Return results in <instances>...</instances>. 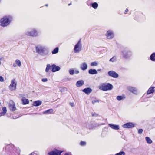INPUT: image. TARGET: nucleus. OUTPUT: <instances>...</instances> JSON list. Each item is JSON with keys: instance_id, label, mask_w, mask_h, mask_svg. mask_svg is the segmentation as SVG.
Segmentation results:
<instances>
[{"instance_id": "nucleus-36", "label": "nucleus", "mask_w": 155, "mask_h": 155, "mask_svg": "<svg viewBox=\"0 0 155 155\" xmlns=\"http://www.w3.org/2000/svg\"><path fill=\"white\" fill-rule=\"evenodd\" d=\"M69 72L71 75H73L74 73V71L73 69H70L69 71Z\"/></svg>"}, {"instance_id": "nucleus-27", "label": "nucleus", "mask_w": 155, "mask_h": 155, "mask_svg": "<svg viewBox=\"0 0 155 155\" xmlns=\"http://www.w3.org/2000/svg\"><path fill=\"white\" fill-rule=\"evenodd\" d=\"M59 50V48L58 47H56L52 51V54H56L58 52Z\"/></svg>"}, {"instance_id": "nucleus-4", "label": "nucleus", "mask_w": 155, "mask_h": 155, "mask_svg": "<svg viewBox=\"0 0 155 155\" xmlns=\"http://www.w3.org/2000/svg\"><path fill=\"white\" fill-rule=\"evenodd\" d=\"M105 35L107 39H111L114 37V34L112 31L109 30L107 31Z\"/></svg>"}, {"instance_id": "nucleus-17", "label": "nucleus", "mask_w": 155, "mask_h": 155, "mask_svg": "<svg viewBox=\"0 0 155 155\" xmlns=\"http://www.w3.org/2000/svg\"><path fill=\"white\" fill-rule=\"evenodd\" d=\"M154 87H151L148 90L147 92V94H150L151 93H153L154 92Z\"/></svg>"}, {"instance_id": "nucleus-5", "label": "nucleus", "mask_w": 155, "mask_h": 155, "mask_svg": "<svg viewBox=\"0 0 155 155\" xmlns=\"http://www.w3.org/2000/svg\"><path fill=\"white\" fill-rule=\"evenodd\" d=\"M63 151H61L57 149L50 152L48 153V155H61Z\"/></svg>"}, {"instance_id": "nucleus-47", "label": "nucleus", "mask_w": 155, "mask_h": 155, "mask_svg": "<svg viewBox=\"0 0 155 155\" xmlns=\"http://www.w3.org/2000/svg\"><path fill=\"white\" fill-rule=\"evenodd\" d=\"M71 5V3H70V4H68V5L69 6V5Z\"/></svg>"}, {"instance_id": "nucleus-45", "label": "nucleus", "mask_w": 155, "mask_h": 155, "mask_svg": "<svg viewBox=\"0 0 155 155\" xmlns=\"http://www.w3.org/2000/svg\"><path fill=\"white\" fill-rule=\"evenodd\" d=\"M24 94H21V97H23V96H24Z\"/></svg>"}, {"instance_id": "nucleus-14", "label": "nucleus", "mask_w": 155, "mask_h": 155, "mask_svg": "<svg viewBox=\"0 0 155 155\" xmlns=\"http://www.w3.org/2000/svg\"><path fill=\"white\" fill-rule=\"evenodd\" d=\"M128 89L129 91L133 93L136 94L137 93V91L135 87L130 86L128 87Z\"/></svg>"}, {"instance_id": "nucleus-26", "label": "nucleus", "mask_w": 155, "mask_h": 155, "mask_svg": "<svg viewBox=\"0 0 155 155\" xmlns=\"http://www.w3.org/2000/svg\"><path fill=\"white\" fill-rule=\"evenodd\" d=\"M145 139L148 143L150 144L152 142V140L149 137H146Z\"/></svg>"}, {"instance_id": "nucleus-22", "label": "nucleus", "mask_w": 155, "mask_h": 155, "mask_svg": "<svg viewBox=\"0 0 155 155\" xmlns=\"http://www.w3.org/2000/svg\"><path fill=\"white\" fill-rule=\"evenodd\" d=\"M22 104L24 105L28 104L29 103V101L28 99L23 98L21 100Z\"/></svg>"}, {"instance_id": "nucleus-44", "label": "nucleus", "mask_w": 155, "mask_h": 155, "mask_svg": "<svg viewBox=\"0 0 155 155\" xmlns=\"http://www.w3.org/2000/svg\"><path fill=\"white\" fill-rule=\"evenodd\" d=\"M128 11V9L127 8H126L125 11V12H124V13L126 14V12Z\"/></svg>"}, {"instance_id": "nucleus-35", "label": "nucleus", "mask_w": 155, "mask_h": 155, "mask_svg": "<svg viewBox=\"0 0 155 155\" xmlns=\"http://www.w3.org/2000/svg\"><path fill=\"white\" fill-rule=\"evenodd\" d=\"M97 63L96 62H93L91 64V66H97Z\"/></svg>"}, {"instance_id": "nucleus-41", "label": "nucleus", "mask_w": 155, "mask_h": 155, "mask_svg": "<svg viewBox=\"0 0 155 155\" xmlns=\"http://www.w3.org/2000/svg\"><path fill=\"white\" fill-rule=\"evenodd\" d=\"M42 81L43 82H45L47 81V78H43L42 79Z\"/></svg>"}, {"instance_id": "nucleus-19", "label": "nucleus", "mask_w": 155, "mask_h": 155, "mask_svg": "<svg viewBox=\"0 0 155 155\" xmlns=\"http://www.w3.org/2000/svg\"><path fill=\"white\" fill-rule=\"evenodd\" d=\"M84 84V81L81 80L78 81L76 83V85L78 87H80Z\"/></svg>"}, {"instance_id": "nucleus-3", "label": "nucleus", "mask_w": 155, "mask_h": 155, "mask_svg": "<svg viewBox=\"0 0 155 155\" xmlns=\"http://www.w3.org/2000/svg\"><path fill=\"white\" fill-rule=\"evenodd\" d=\"M81 39H80L74 46V52L75 53H79L81 50L82 45L81 43Z\"/></svg>"}, {"instance_id": "nucleus-46", "label": "nucleus", "mask_w": 155, "mask_h": 155, "mask_svg": "<svg viewBox=\"0 0 155 155\" xmlns=\"http://www.w3.org/2000/svg\"><path fill=\"white\" fill-rule=\"evenodd\" d=\"M71 106H73V104H72V103H71Z\"/></svg>"}, {"instance_id": "nucleus-21", "label": "nucleus", "mask_w": 155, "mask_h": 155, "mask_svg": "<svg viewBox=\"0 0 155 155\" xmlns=\"http://www.w3.org/2000/svg\"><path fill=\"white\" fill-rule=\"evenodd\" d=\"M41 104V101L38 100L34 101L33 104L35 106H38L40 105Z\"/></svg>"}, {"instance_id": "nucleus-34", "label": "nucleus", "mask_w": 155, "mask_h": 155, "mask_svg": "<svg viewBox=\"0 0 155 155\" xmlns=\"http://www.w3.org/2000/svg\"><path fill=\"white\" fill-rule=\"evenodd\" d=\"M123 98V97L121 96H118L117 97V99L119 101L122 100Z\"/></svg>"}, {"instance_id": "nucleus-32", "label": "nucleus", "mask_w": 155, "mask_h": 155, "mask_svg": "<svg viewBox=\"0 0 155 155\" xmlns=\"http://www.w3.org/2000/svg\"><path fill=\"white\" fill-rule=\"evenodd\" d=\"M125 154V153L124 152V151H121L119 153L116 154L115 155H124Z\"/></svg>"}, {"instance_id": "nucleus-37", "label": "nucleus", "mask_w": 155, "mask_h": 155, "mask_svg": "<svg viewBox=\"0 0 155 155\" xmlns=\"http://www.w3.org/2000/svg\"><path fill=\"white\" fill-rule=\"evenodd\" d=\"M99 101H100L98 100H94V101H92V103L93 104H94L95 103H97V102H99Z\"/></svg>"}, {"instance_id": "nucleus-40", "label": "nucleus", "mask_w": 155, "mask_h": 155, "mask_svg": "<svg viewBox=\"0 0 155 155\" xmlns=\"http://www.w3.org/2000/svg\"><path fill=\"white\" fill-rule=\"evenodd\" d=\"M143 131V130L142 129H139L138 130V133L139 134H141Z\"/></svg>"}, {"instance_id": "nucleus-1", "label": "nucleus", "mask_w": 155, "mask_h": 155, "mask_svg": "<svg viewBox=\"0 0 155 155\" xmlns=\"http://www.w3.org/2000/svg\"><path fill=\"white\" fill-rule=\"evenodd\" d=\"M11 16H5L1 19L0 21V25L2 27H5L9 25L12 20Z\"/></svg>"}, {"instance_id": "nucleus-39", "label": "nucleus", "mask_w": 155, "mask_h": 155, "mask_svg": "<svg viewBox=\"0 0 155 155\" xmlns=\"http://www.w3.org/2000/svg\"><path fill=\"white\" fill-rule=\"evenodd\" d=\"M4 81V79L3 77L2 76H0V81L1 82H3Z\"/></svg>"}, {"instance_id": "nucleus-49", "label": "nucleus", "mask_w": 155, "mask_h": 155, "mask_svg": "<svg viewBox=\"0 0 155 155\" xmlns=\"http://www.w3.org/2000/svg\"><path fill=\"white\" fill-rule=\"evenodd\" d=\"M13 66H14V67H15V66H16L15 65V64H13Z\"/></svg>"}, {"instance_id": "nucleus-48", "label": "nucleus", "mask_w": 155, "mask_h": 155, "mask_svg": "<svg viewBox=\"0 0 155 155\" xmlns=\"http://www.w3.org/2000/svg\"><path fill=\"white\" fill-rule=\"evenodd\" d=\"M48 4H46V5H45V6H48Z\"/></svg>"}, {"instance_id": "nucleus-10", "label": "nucleus", "mask_w": 155, "mask_h": 155, "mask_svg": "<svg viewBox=\"0 0 155 155\" xmlns=\"http://www.w3.org/2000/svg\"><path fill=\"white\" fill-rule=\"evenodd\" d=\"M16 83L15 82V79H13L11 81V84L10 87L11 90H15L16 88Z\"/></svg>"}, {"instance_id": "nucleus-33", "label": "nucleus", "mask_w": 155, "mask_h": 155, "mask_svg": "<svg viewBox=\"0 0 155 155\" xmlns=\"http://www.w3.org/2000/svg\"><path fill=\"white\" fill-rule=\"evenodd\" d=\"M2 110L3 111V112H2V113L3 114V115H4L7 111V110L6 108L5 107H4L2 108Z\"/></svg>"}, {"instance_id": "nucleus-29", "label": "nucleus", "mask_w": 155, "mask_h": 155, "mask_svg": "<svg viewBox=\"0 0 155 155\" xmlns=\"http://www.w3.org/2000/svg\"><path fill=\"white\" fill-rule=\"evenodd\" d=\"M116 57L115 56H113L111 58L110 60L109 61L110 62H114L116 61Z\"/></svg>"}, {"instance_id": "nucleus-42", "label": "nucleus", "mask_w": 155, "mask_h": 155, "mask_svg": "<svg viewBox=\"0 0 155 155\" xmlns=\"http://www.w3.org/2000/svg\"><path fill=\"white\" fill-rule=\"evenodd\" d=\"M31 155H38L37 153L35 152H32L31 154Z\"/></svg>"}, {"instance_id": "nucleus-30", "label": "nucleus", "mask_w": 155, "mask_h": 155, "mask_svg": "<svg viewBox=\"0 0 155 155\" xmlns=\"http://www.w3.org/2000/svg\"><path fill=\"white\" fill-rule=\"evenodd\" d=\"M51 66L49 64H48L47 65V67L45 69V71L46 72H48L49 70L51 69Z\"/></svg>"}, {"instance_id": "nucleus-31", "label": "nucleus", "mask_w": 155, "mask_h": 155, "mask_svg": "<svg viewBox=\"0 0 155 155\" xmlns=\"http://www.w3.org/2000/svg\"><path fill=\"white\" fill-rule=\"evenodd\" d=\"M86 142L84 141H81L80 143V144L81 146H85L86 144Z\"/></svg>"}, {"instance_id": "nucleus-7", "label": "nucleus", "mask_w": 155, "mask_h": 155, "mask_svg": "<svg viewBox=\"0 0 155 155\" xmlns=\"http://www.w3.org/2000/svg\"><path fill=\"white\" fill-rule=\"evenodd\" d=\"M108 74L113 78H117L118 77V74L115 72L113 71H111L108 72Z\"/></svg>"}, {"instance_id": "nucleus-12", "label": "nucleus", "mask_w": 155, "mask_h": 155, "mask_svg": "<svg viewBox=\"0 0 155 155\" xmlns=\"http://www.w3.org/2000/svg\"><path fill=\"white\" fill-rule=\"evenodd\" d=\"M52 71L55 72L59 70L60 68L59 66H56L54 64H53L51 66Z\"/></svg>"}, {"instance_id": "nucleus-28", "label": "nucleus", "mask_w": 155, "mask_h": 155, "mask_svg": "<svg viewBox=\"0 0 155 155\" xmlns=\"http://www.w3.org/2000/svg\"><path fill=\"white\" fill-rule=\"evenodd\" d=\"M15 63L16 64L19 66H20L21 65V62L18 59H17L15 60Z\"/></svg>"}, {"instance_id": "nucleus-16", "label": "nucleus", "mask_w": 155, "mask_h": 155, "mask_svg": "<svg viewBox=\"0 0 155 155\" xmlns=\"http://www.w3.org/2000/svg\"><path fill=\"white\" fill-rule=\"evenodd\" d=\"M87 64L84 62L82 63L80 66L81 69L82 70H85L87 68Z\"/></svg>"}, {"instance_id": "nucleus-8", "label": "nucleus", "mask_w": 155, "mask_h": 155, "mask_svg": "<svg viewBox=\"0 0 155 155\" xmlns=\"http://www.w3.org/2000/svg\"><path fill=\"white\" fill-rule=\"evenodd\" d=\"M35 48L36 52L38 53H43L45 51L44 48L41 46H36Z\"/></svg>"}, {"instance_id": "nucleus-20", "label": "nucleus", "mask_w": 155, "mask_h": 155, "mask_svg": "<svg viewBox=\"0 0 155 155\" xmlns=\"http://www.w3.org/2000/svg\"><path fill=\"white\" fill-rule=\"evenodd\" d=\"M88 72L90 74H96L97 73V71L95 69H90L88 71Z\"/></svg>"}, {"instance_id": "nucleus-51", "label": "nucleus", "mask_w": 155, "mask_h": 155, "mask_svg": "<svg viewBox=\"0 0 155 155\" xmlns=\"http://www.w3.org/2000/svg\"><path fill=\"white\" fill-rule=\"evenodd\" d=\"M29 155H31L30 154Z\"/></svg>"}, {"instance_id": "nucleus-25", "label": "nucleus", "mask_w": 155, "mask_h": 155, "mask_svg": "<svg viewBox=\"0 0 155 155\" xmlns=\"http://www.w3.org/2000/svg\"><path fill=\"white\" fill-rule=\"evenodd\" d=\"M92 7L94 9H96L98 7V4L96 2H94L91 4Z\"/></svg>"}, {"instance_id": "nucleus-38", "label": "nucleus", "mask_w": 155, "mask_h": 155, "mask_svg": "<svg viewBox=\"0 0 155 155\" xmlns=\"http://www.w3.org/2000/svg\"><path fill=\"white\" fill-rule=\"evenodd\" d=\"M92 116L93 117H97L98 116V114H96L95 113H92Z\"/></svg>"}, {"instance_id": "nucleus-9", "label": "nucleus", "mask_w": 155, "mask_h": 155, "mask_svg": "<svg viewBox=\"0 0 155 155\" xmlns=\"http://www.w3.org/2000/svg\"><path fill=\"white\" fill-rule=\"evenodd\" d=\"M27 35L31 36H36L37 35V31L35 30H33L31 31L27 32Z\"/></svg>"}, {"instance_id": "nucleus-50", "label": "nucleus", "mask_w": 155, "mask_h": 155, "mask_svg": "<svg viewBox=\"0 0 155 155\" xmlns=\"http://www.w3.org/2000/svg\"><path fill=\"white\" fill-rule=\"evenodd\" d=\"M1 64V62L0 61V65Z\"/></svg>"}, {"instance_id": "nucleus-18", "label": "nucleus", "mask_w": 155, "mask_h": 155, "mask_svg": "<svg viewBox=\"0 0 155 155\" xmlns=\"http://www.w3.org/2000/svg\"><path fill=\"white\" fill-rule=\"evenodd\" d=\"M109 126L112 129L114 130H118L119 129V127L118 125L114 124H109Z\"/></svg>"}, {"instance_id": "nucleus-11", "label": "nucleus", "mask_w": 155, "mask_h": 155, "mask_svg": "<svg viewBox=\"0 0 155 155\" xmlns=\"http://www.w3.org/2000/svg\"><path fill=\"white\" fill-rule=\"evenodd\" d=\"M8 107L10 110L11 111H14L16 110V108L14 103H12V104H9Z\"/></svg>"}, {"instance_id": "nucleus-24", "label": "nucleus", "mask_w": 155, "mask_h": 155, "mask_svg": "<svg viewBox=\"0 0 155 155\" xmlns=\"http://www.w3.org/2000/svg\"><path fill=\"white\" fill-rule=\"evenodd\" d=\"M150 59L153 61H155V53H153L151 54L150 57Z\"/></svg>"}, {"instance_id": "nucleus-15", "label": "nucleus", "mask_w": 155, "mask_h": 155, "mask_svg": "<svg viewBox=\"0 0 155 155\" xmlns=\"http://www.w3.org/2000/svg\"><path fill=\"white\" fill-rule=\"evenodd\" d=\"M82 91L86 94L88 95L92 92V90L91 88L88 87L83 89Z\"/></svg>"}, {"instance_id": "nucleus-6", "label": "nucleus", "mask_w": 155, "mask_h": 155, "mask_svg": "<svg viewBox=\"0 0 155 155\" xmlns=\"http://www.w3.org/2000/svg\"><path fill=\"white\" fill-rule=\"evenodd\" d=\"M134 124L132 123L128 122L127 123L123 125L122 126L123 128H130L134 127Z\"/></svg>"}, {"instance_id": "nucleus-23", "label": "nucleus", "mask_w": 155, "mask_h": 155, "mask_svg": "<svg viewBox=\"0 0 155 155\" xmlns=\"http://www.w3.org/2000/svg\"><path fill=\"white\" fill-rule=\"evenodd\" d=\"M53 112V110L52 109H48L47 110L45 111L44 112V114H51Z\"/></svg>"}, {"instance_id": "nucleus-13", "label": "nucleus", "mask_w": 155, "mask_h": 155, "mask_svg": "<svg viewBox=\"0 0 155 155\" xmlns=\"http://www.w3.org/2000/svg\"><path fill=\"white\" fill-rule=\"evenodd\" d=\"M130 51L124 50L122 51V54L124 58H126L127 57L128 55L130 53Z\"/></svg>"}, {"instance_id": "nucleus-43", "label": "nucleus", "mask_w": 155, "mask_h": 155, "mask_svg": "<svg viewBox=\"0 0 155 155\" xmlns=\"http://www.w3.org/2000/svg\"><path fill=\"white\" fill-rule=\"evenodd\" d=\"M79 72V71L78 70H76L74 71V73L76 74H78Z\"/></svg>"}, {"instance_id": "nucleus-2", "label": "nucleus", "mask_w": 155, "mask_h": 155, "mask_svg": "<svg viewBox=\"0 0 155 155\" xmlns=\"http://www.w3.org/2000/svg\"><path fill=\"white\" fill-rule=\"evenodd\" d=\"M98 87L100 90L104 91H107L111 90L113 88V86L109 83H104L101 84Z\"/></svg>"}]
</instances>
